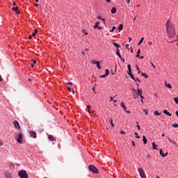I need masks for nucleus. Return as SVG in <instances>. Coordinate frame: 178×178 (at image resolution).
I'll return each instance as SVG.
<instances>
[{
  "label": "nucleus",
  "instance_id": "13d9d810",
  "mask_svg": "<svg viewBox=\"0 0 178 178\" xmlns=\"http://www.w3.org/2000/svg\"><path fill=\"white\" fill-rule=\"evenodd\" d=\"M140 54V49H138L137 51V54Z\"/></svg>",
  "mask_w": 178,
  "mask_h": 178
},
{
  "label": "nucleus",
  "instance_id": "9d476101",
  "mask_svg": "<svg viewBox=\"0 0 178 178\" xmlns=\"http://www.w3.org/2000/svg\"><path fill=\"white\" fill-rule=\"evenodd\" d=\"M99 22H96V24H95V26H93V28L97 29L99 30L102 29V26H99Z\"/></svg>",
  "mask_w": 178,
  "mask_h": 178
},
{
  "label": "nucleus",
  "instance_id": "a878e982",
  "mask_svg": "<svg viewBox=\"0 0 178 178\" xmlns=\"http://www.w3.org/2000/svg\"><path fill=\"white\" fill-rule=\"evenodd\" d=\"M96 86H97V85L95 84V86H93V88H92V90H93V93H95V94H97V93H96V91H95V88H96Z\"/></svg>",
  "mask_w": 178,
  "mask_h": 178
},
{
  "label": "nucleus",
  "instance_id": "7ed1b4c3",
  "mask_svg": "<svg viewBox=\"0 0 178 178\" xmlns=\"http://www.w3.org/2000/svg\"><path fill=\"white\" fill-rule=\"evenodd\" d=\"M89 170H90V172H92L95 174H98L99 173L98 169L95 166H94L93 165H89Z\"/></svg>",
  "mask_w": 178,
  "mask_h": 178
},
{
  "label": "nucleus",
  "instance_id": "a211bd4d",
  "mask_svg": "<svg viewBox=\"0 0 178 178\" xmlns=\"http://www.w3.org/2000/svg\"><path fill=\"white\" fill-rule=\"evenodd\" d=\"M115 54H117V56H118V57H120V58L122 57L119 49H117V53H115Z\"/></svg>",
  "mask_w": 178,
  "mask_h": 178
},
{
  "label": "nucleus",
  "instance_id": "09e8293b",
  "mask_svg": "<svg viewBox=\"0 0 178 178\" xmlns=\"http://www.w3.org/2000/svg\"><path fill=\"white\" fill-rule=\"evenodd\" d=\"M131 143H132V145L134 146V147H135V142L134 141V140H131Z\"/></svg>",
  "mask_w": 178,
  "mask_h": 178
},
{
  "label": "nucleus",
  "instance_id": "f704fd0d",
  "mask_svg": "<svg viewBox=\"0 0 178 178\" xmlns=\"http://www.w3.org/2000/svg\"><path fill=\"white\" fill-rule=\"evenodd\" d=\"M10 166L12 168H15V165L13 163H10Z\"/></svg>",
  "mask_w": 178,
  "mask_h": 178
},
{
  "label": "nucleus",
  "instance_id": "393cba45",
  "mask_svg": "<svg viewBox=\"0 0 178 178\" xmlns=\"http://www.w3.org/2000/svg\"><path fill=\"white\" fill-rule=\"evenodd\" d=\"M96 67H97V68H99V70H101V69H102V67H101L100 65H99V62H98V63L96 64Z\"/></svg>",
  "mask_w": 178,
  "mask_h": 178
},
{
  "label": "nucleus",
  "instance_id": "423d86ee",
  "mask_svg": "<svg viewBox=\"0 0 178 178\" xmlns=\"http://www.w3.org/2000/svg\"><path fill=\"white\" fill-rule=\"evenodd\" d=\"M13 124H14L15 129H21L20 125L17 120L14 121Z\"/></svg>",
  "mask_w": 178,
  "mask_h": 178
},
{
  "label": "nucleus",
  "instance_id": "4d7b16f0",
  "mask_svg": "<svg viewBox=\"0 0 178 178\" xmlns=\"http://www.w3.org/2000/svg\"><path fill=\"white\" fill-rule=\"evenodd\" d=\"M67 85H70V86H72V85H73V83H72V82L67 83Z\"/></svg>",
  "mask_w": 178,
  "mask_h": 178
},
{
  "label": "nucleus",
  "instance_id": "c9c22d12",
  "mask_svg": "<svg viewBox=\"0 0 178 178\" xmlns=\"http://www.w3.org/2000/svg\"><path fill=\"white\" fill-rule=\"evenodd\" d=\"M172 127L174 128H178V124H174L173 125H172Z\"/></svg>",
  "mask_w": 178,
  "mask_h": 178
},
{
  "label": "nucleus",
  "instance_id": "ea45409f",
  "mask_svg": "<svg viewBox=\"0 0 178 178\" xmlns=\"http://www.w3.org/2000/svg\"><path fill=\"white\" fill-rule=\"evenodd\" d=\"M120 59L121 60V61H122V63H124V62H125L124 58H122V56H121V58H120Z\"/></svg>",
  "mask_w": 178,
  "mask_h": 178
},
{
  "label": "nucleus",
  "instance_id": "69168bd1",
  "mask_svg": "<svg viewBox=\"0 0 178 178\" xmlns=\"http://www.w3.org/2000/svg\"><path fill=\"white\" fill-rule=\"evenodd\" d=\"M67 89H68V90L70 91V92H71V88H70V87H67Z\"/></svg>",
  "mask_w": 178,
  "mask_h": 178
},
{
  "label": "nucleus",
  "instance_id": "774afa93",
  "mask_svg": "<svg viewBox=\"0 0 178 178\" xmlns=\"http://www.w3.org/2000/svg\"><path fill=\"white\" fill-rule=\"evenodd\" d=\"M129 44L125 45V47H127V49H128V48H129Z\"/></svg>",
  "mask_w": 178,
  "mask_h": 178
},
{
  "label": "nucleus",
  "instance_id": "f3484780",
  "mask_svg": "<svg viewBox=\"0 0 178 178\" xmlns=\"http://www.w3.org/2000/svg\"><path fill=\"white\" fill-rule=\"evenodd\" d=\"M116 12H117L116 7H113V8H111V13L115 14L116 13Z\"/></svg>",
  "mask_w": 178,
  "mask_h": 178
},
{
  "label": "nucleus",
  "instance_id": "4468645a",
  "mask_svg": "<svg viewBox=\"0 0 178 178\" xmlns=\"http://www.w3.org/2000/svg\"><path fill=\"white\" fill-rule=\"evenodd\" d=\"M143 144H144V145H147V140L145 136H143Z\"/></svg>",
  "mask_w": 178,
  "mask_h": 178
},
{
  "label": "nucleus",
  "instance_id": "b1692460",
  "mask_svg": "<svg viewBox=\"0 0 178 178\" xmlns=\"http://www.w3.org/2000/svg\"><path fill=\"white\" fill-rule=\"evenodd\" d=\"M168 140L170 143H173L174 145H177V143H175V141L170 140V138H168Z\"/></svg>",
  "mask_w": 178,
  "mask_h": 178
},
{
  "label": "nucleus",
  "instance_id": "9b49d317",
  "mask_svg": "<svg viewBox=\"0 0 178 178\" xmlns=\"http://www.w3.org/2000/svg\"><path fill=\"white\" fill-rule=\"evenodd\" d=\"M137 95H138L140 97H141L143 95V90L138 88H137Z\"/></svg>",
  "mask_w": 178,
  "mask_h": 178
},
{
  "label": "nucleus",
  "instance_id": "e2e57ef3",
  "mask_svg": "<svg viewBox=\"0 0 178 178\" xmlns=\"http://www.w3.org/2000/svg\"><path fill=\"white\" fill-rule=\"evenodd\" d=\"M152 42H148V44H149V45H152Z\"/></svg>",
  "mask_w": 178,
  "mask_h": 178
},
{
  "label": "nucleus",
  "instance_id": "412c9836",
  "mask_svg": "<svg viewBox=\"0 0 178 178\" xmlns=\"http://www.w3.org/2000/svg\"><path fill=\"white\" fill-rule=\"evenodd\" d=\"M130 76V78L135 82H136V80L135 79V77L134 76V75L131 74L129 75Z\"/></svg>",
  "mask_w": 178,
  "mask_h": 178
},
{
  "label": "nucleus",
  "instance_id": "1a4fd4ad",
  "mask_svg": "<svg viewBox=\"0 0 178 178\" xmlns=\"http://www.w3.org/2000/svg\"><path fill=\"white\" fill-rule=\"evenodd\" d=\"M5 175L7 178H13V175L10 172H5Z\"/></svg>",
  "mask_w": 178,
  "mask_h": 178
},
{
  "label": "nucleus",
  "instance_id": "603ef678",
  "mask_svg": "<svg viewBox=\"0 0 178 178\" xmlns=\"http://www.w3.org/2000/svg\"><path fill=\"white\" fill-rule=\"evenodd\" d=\"M120 134H124V135L126 134L125 131H121Z\"/></svg>",
  "mask_w": 178,
  "mask_h": 178
},
{
  "label": "nucleus",
  "instance_id": "864d4df0",
  "mask_svg": "<svg viewBox=\"0 0 178 178\" xmlns=\"http://www.w3.org/2000/svg\"><path fill=\"white\" fill-rule=\"evenodd\" d=\"M97 19H100V20H102V18L101 15H99V16L97 17Z\"/></svg>",
  "mask_w": 178,
  "mask_h": 178
},
{
  "label": "nucleus",
  "instance_id": "f257e3e1",
  "mask_svg": "<svg viewBox=\"0 0 178 178\" xmlns=\"http://www.w3.org/2000/svg\"><path fill=\"white\" fill-rule=\"evenodd\" d=\"M166 26V33L168 37L170 38H172L175 36L176 32L175 29V26L172 22H170V19H168L165 24Z\"/></svg>",
  "mask_w": 178,
  "mask_h": 178
},
{
  "label": "nucleus",
  "instance_id": "4c0bfd02",
  "mask_svg": "<svg viewBox=\"0 0 178 178\" xmlns=\"http://www.w3.org/2000/svg\"><path fill=\"white\" fill-rule=\"evenodd\" d=\"M99 62L98 61H97V60H92V63H93V64H97Z\"/></svg>",
  "mask_w": 178,
  "mask_h": 178
},
{
  "label": "nucleus",
  "instance_id": "bb28decb",
  "mask_svg": "<svg viewBox=\"0 0 178 178\" xmlns=\"http://www.w3.org/2000/svg\"><path fill=\"white\" fill-rule=\"evenodd\" d=\"M134 135L136 136V138H138V139H140V137L138 136V134L137 132H135V133H134Z\"/></svg>",
  "mask_w": 178,
  "mask_h": 178
},
{
  "label": "nucleus",
  "instance_id": "a19ab883",
  "mask_svg": "<svg viewBox=\"0 0 178 178\" xmlns=\"http://www.w3.org/2000/svg\"><path fill=\"white\" fill-rule=\"evenodd\" d=\"M136 127L138 131H140L141 129L140 125H138V124L136 125Z\"/></svg>",
  "mask_w": 178,
  "mask_h": 178
},
{
  "label": "nucleus",
  "instance_id": "ddd939ff",
  "mask_svg": "<svg viewBox=\"0 0 178 178\" xmlns=\"http://www.w3.org/2000/svg\"><path fill=\"white\" fill-rule=\"evenodd\" d=\"M48 138L51 141H56V138L54 137L52 135H49Z\"/></svg>",
  "mask_w": 178,
  "mask_h": 178
},
{
  "label": "nucleus",
  "instance_id": "20e7f679",
  "mask_svg": "<svg viewBox=\"0 0 178 178\" xmlns=\"http://www.w3.org/2000/svg\"><path fill=\"white\" fill-rule=\"evenodd\" d=\"M138 174H139L140 178L147 177L146 175H145V172H144V170L142 168H138Z\"/></svg>",
  "mask_w": 178,
  "mask_h": 178
},
{
  "label": "nucleus",
  "instance_id": "cd10ccee",
  "mask_svg": "<svg viewBox=\"0 0 178 178\" xmlns=\"http://www.w3.org/2000/svg\"><path fill=\"white\" fill-rule=\"evenodd\" d=\"M140 99H141L140 102L142 104H143L144 103L143 99H145L144 96L141 95V96H140Z\"/></svg>",
  "mask_w": 178,
  "mask_h": 178
},
{
  "label": "nucleus",
  "instance_id": "aec40b11",
  "mask_svg": "<svg viewBox=\"0 0 178 178\" xmlns=\"http://www.w3.org/2000/svg\"><path fill=\"white\" fill-rule=\"evenodd\" d=\"M113 45L117 48H120L121 46L118 43H113Z\"/></svg>",
  "mask_w": 178,
  "mask_h": 178
},
{
  "label": "nucleus",
  "instance_id": "338daca9",
  "mask_svg": "<svg viewBox=\"0 0 178 178\" xmlns=\"http://www.w3.org/2000/svg\"><path fill=\"white\" fill-rule=\"evenodd\" d=\"M3 143L0 140V145L2 146Z\"/></svg>",
  "mask_w": 178,
  "mask_h": 178
},
{
  "label": "nucleus",
  "instance_id": "680f3d73",
  "mask_svg": "<svg viewBox=\"0 0 178 178\" xmlns=\"http://www.w3.org/2000/svg\"><path fill=\"white\" fill-rule=\"evenodd\" d=\"M136 80V81H137L138 83H140V79H135Z\"/></svg>",
  "mask_w": 178,
  "mask_h": 178
},
{
  "label": "nucleus",
  "instance_id": "37998d69",
  "mask_svg": "<svg viewBox=\"0 0 178 178\" xmlns=\"http://www.w3.org/2000/svg\"><path fill=\"white\" fill-rule=\"evenodd\" d=\"M131 72H132L131 70H128V75L132 74Z\"/></svg>",
  "mask_w": 178,
  "mask_h": 178
},
{
  "label": "nucleus",
  "instance_id": "de8ad7c7",
  "mask_svg": "<svg viewBox=\"0 0 178 178\" xmlns=\"http://www.w3.org/2000/svg\"><path fill=\"white\" fill-rule=\"evenodd\" d=\"M102 21H103L104 24L106 25V22H105L104 18H102Z\"/></svg>",
  "mask_w": 178,
  "mask_h": 178
},
{
  "label": "nucleus",
  "instance_id": "f8f14e48",
  "mask_svg": "<svg viewBox=\"0 0 178 178\" xmlns=\"http://www.w3.org/2000/svg\"><path fill=\"white\" fill-rule=\"evenodd\" d=\"M30 135L31 136V137H33V138H35L37 137V134L35 131H31L30 132Z\"/></svg>",
  "mask_w": 178,
  "mask_h": 178
},
{
  "label": "nucleus",
  "instance_id": "052dcab7",
  "mask_svg": "<svg viewBox=\"0 0 178 178\" xmlns=\"http://www.w3.org/2000/svg\"><path fill=\"white\" fill-rule=\"evenodd\" d=\"M136 57L139 58L140 57V54H136Z\"/></svg>",
  "mask_w": 178,
  "mask_h": 178
},
{
  "label": "nucleus",
  "instance_id": "2f4dec72",
  "mask_svg": "<svg viewBox=\"0 0 178 178\" xmlns=\"http://www.w3.org/2000/svg\"><path fill=\"white\" fill-rule=\"evenodd\" d=\"M110 124H111V127H115V125H114V124H113V119H111V120H110Z\"/></svg>",
  "mask_w": 178,
  "mask_h": 178
},
{
  "label": "nucleus",
  "instance_id": "bf43d9fd",
  "mask_svg": "<svg viewBox=\"0 0 178 178\" xmlns=\"http://www.w3.org/2000/svg\"><path fill=\"white\" fill-rule=\"evenodd\" d=\"M113 101V98L112 97H110V102Z\"/></svg>",
  "mask_w": 178,
  "mask_h": 178
},
{
  "label": "nucleus",
  "instance_id": "2eb2a0df",
  "mask_svg": "<svg viewBox=\"0 0 178 178\" xmlns=\"http://www.w3.org/2000/svg\"><path fill=\"white\" fill-rule=\"evenodd\" d=\"M163 113L168 116H172V114L170 113L167 110H163Z\"/></svg>",
  "mask_w": 178,
  "mask_h": 178
},
{
  "label": "nucleus",
  "instance_id": "c03bdc74",
  "mask_svg": "<svg viewBox=\"0 0 178 178\" xmlns=\"http://www.w3.org/2000/svg\"><path fill=\"white\" fill-rule=\"evenodd\" d=\"M128 70H131V65H128Z\"/></svg>",
  "mask_w": 178,
  "mask_h": 178
},
{
  "label": "nucleus",
  "instance_id": "c85d7f7f",
  "mask_svg": "<svg viewBox=\"0 0 178 178\" xmlns=\"http://www.w3.org/2000/svg\"><path fill=\"white\" fill-rule=\"evenodd\" d=\"M154 114L155 115H161V113H159V111H155L154 112Z\"/></svg>",
  "mask_w": 178,
  "mask_h": 178
},
{
  "label": "nucleus",
  "instance_id": "a18cd8bd",
  "mask_svg": "<svg viewBox=\"0 0 178 178\" xmlns=\"http://www.w3.org/2000/svg\"><path fill=\"white\" fill-rule=\"evenodd\" d=\"M115 29H116L115 26H114V27L111 29V31H110V32H111V33H113Z\"/></svg>",
  "mask_w": 178,
  "mask_h": 178
},
{
  "label": "nucleus",
  "instance_id": "7c9ffc66",
  "mask_svg": "<svg viewBox=\"0 0 178 178\" xmlns=\"http://www.w3.org/2000/svg\"><path fill=\"white\" fill-rule=\"evenodd\" d=\"M141 76H144L145 78H148V76L145 73H142Z\"/></svg>",
  "mask_w": 178,
  "mask_h": 178
},
{
  "label": "nucleus",
  "instance_id": "8fccbe9b",
  "mask_svg": "<svg viewBox=\"0 0 178 178\" xmlns=\"http://www.w3.org/2000/svg\"><path fill=\"white\" fill-rule=\"evenodd\" d=\"M106 76H107L106 74H104V75L100 76V78H105Z\"/></svg>",
  "mask_w": 178,
  "mask_h": 178
},
{
  "label": "nucleus",
  "instance_id": "4be33fe9",
  "mask_svg": "<svg viewBox=\"0 0 178 178\" xmlns=\"http://www.w3.org/2000/svg\"><path fill=\"white\" fill-rule=\"evenodd\" d=\"M143 40H144V38H141V39L140 40L138 45H140L143 42Z\"/></svg>",
  "mask_w": 178,
  "mask_h": 178
},
{
  "label": "nucleus",
  "instance_id": "6e6d98bb",
  "mask_svg": "<svg viewBox=\"0 0 178 178\" xmlns=\"http://www.w3.org/2000/svg\"><path fill=\"white\" fill-rule=\"evenodd\" d=\"M175 115H177V118H178V111H177L175 112Z\"/></svg>",
  "mask_w": 178,
  "mask_h": 178
},
{
  "label": "nucleus",
  "instance_id": "6ab92c4d",
  "mask_svg": "<svg viewBox=\"0 0 178 178\" xmlns=\"http://www.w3.org/2000/svg\"><path fill=\"white\" fill-rule=\"evenodd\" d=\"M152 148H153L154 149H157V145H156L155 143H152Z\"/></svg>",
  "mask_w": 178,
  "mask_h": 178
},
{
  "label": "nucleus",
  "instance_id": "0eeeda50",
  "mask_svg": "<svg viewBox=\"0 0 178 178\" xmlns=\"http://www.w3.org/2000/svg\"><path fill=\"white\" fill-rule=\"evenodd\" d=\"M12 10L15 12L17 14L19 15L20 14V10H19V7H13Z\"/></svg>",
  "mask_w": 178,
  "mask_h": 178
},
{
  "label": "nucleus",
  "instance_id": "473e14b6",
  "mask_svg": "<svg viewBox=\"0 0 178 178\" xmlns=\"http://www.w3.org/2000/svg\"><path fill=\"white\" fill-rule=\"evenodd\" d=\"M174 102H175L177 104H178V97L174 98Z\"/></svg>",
  "mask_w": 178,
  "mask_h": 178
},
{
  "label": "nucleus",
  "instance_id": "39448f33",
  "mask_svg": "<svg viewBox=\"0 0 178 178\" xmlns=\"http://www.w3.org/2000/svg\"><path fill=\"white\" fill-rule=\"evenodd\" d=\"M17 141L19 144H22L23 143V134L22 133L18 134Z\"/></svg>",
  "mask_w": 178,
  "mask_h": 178
},
{
  "label": "nucleus",
  "instance_id": "5fc2aeb1",
  "mask_svg": "<svg viewBox=\"0 0 178 178\" xmlns=\"http://www.w3.org/2000/svg\"><path fill=\"white\" fill-rule=\"evenodd\" d=\"M31 35H32L33 37H35V36L36 35L35 32H34Z\"/></svg>",
  "mask_w": 178,
  "mask_h": 178
},
{
  "label": "nucleus",
  "instance_id": "72a5a7b5",
  "mask_svg": "<svg viewBox=\"0 0 178 178\" xmlns=\"http://www.w3.org/2000/svg\"><path fill=\"white\" fill-rule=\"evenodd\" d=\"M121 107H122V108H124V107H126V106H125V104H124V102H121Z\"/></svg>",
  "mask_w": 178,
  "mask_h": 178
},
{
  "label": "nucleus",
  "instance_id": "3c124183",
  "mask_svg": "<svg viewBox=\"0 0 178 178\" xmlns=\"http://www.w3.org/2000/svg\"><path fill=\"white\" fill-rule=\"evenodd\" d=\"M150 64H151V65H152L154 68H156V66L154 65L153 63H151Z\"/></svg>",
  "mask_w": 178,
  "mask_h": 178
},
{
  "label": "nucleus",
  "instance_id": "79ce46f5",
  "mask_svg": "<svg viewBox=\"0 0 178 178\" xmlns=\"http://www.w3.org/2000/svg\"><path fill=\"white\" fill-rule=\"evenodd\" d=\"M106 74L107 76L109 74V70H106Z\"/></svg>",
  "mask_w": 178,
  "mask_h": 178
},
{
  "label": "nucleus",
  "instance_id": "49530a36",
  "mask_svg": "<svg viewBox=\"0 0 178 178\" xmlns=\"http://www.w3.org/2000/svg\"><path fill=\"white\" fill-rule=\"evenodd\" d=\"M143 111L145 112V113L146 115L148 114V111H147V110L144 109Z\"/></svg>",
  "mask_w": 178,
  "mask_h": 178
},
{
  "label": "nucleus",
  "instance_id": "58836bf2",
  "mask_svg": "<svg viewBox=\"0 0 178 178\" xmlns=\"http://www.w3.org/2000/svg\"><path fill=\"white\" fill-rule=\"evenodd\" d=\"M87 108H88V110H89L88 112L90 113V110L91 109V106L90 105H88Z\"/></svg>",
  "mask_w": 178,
  "mask_h": 178
},
{
  "label": "nucleus",
  "instance_id": "0e129e2a",
  "mask_svg": "<svg viewBox=\"0 0 178 178\" xmlns=\"http://www.w3.org/2000/svg\"><path fill=\"white\" fill-rule=\"evenodd\" d=\"M89 51V49H85V50L83 51Z\"/></svg>",
  "mask_w": 178,
  "mask_h": 178
},
{
  "label": "nucleus",
  "instance_id": "dca6fc26",
  "mask_svg": "<svg viewBox=\"0 0 178 178\" xmlns=\"http://www.w3.org/2000/svg\"><path fill=\"white\" fill-rule=\"evenodd\" d=\"M164 83H165V87H167L168 88H172V86L170 84L168 83L167 81H165Z\"/></svg>",
  "mask_w": 178,
  "mask_h": 178
},
{
  "label": "nucleus",
  "instance_id": "5701e85b",
  "mask_svg": "<svg viewBox=\"0 0 178 178\" xmlns=\"http://www.w3.org/2000/svg\"><path fill=\"white\" fill-rule=\"evenodd\" d=\"M123 29L122 24H120V26H118V30L122 31Z\"/></svg>",
  "mask_w": 178,
  "mask_h": 178
},
{
  "label": "nucleus",
  "instance_id": "6e6552de",
  "mask_svg": "<svg viewBox=\"0 0 178 178\" xmlns=\"http://www.w3.org/2000/svg\"><path fill=\"white\" fill-rule=\"evenodd\" d=\"M159 154H160V155H161L163 157H165V156H168V152H166L165 154H164L163 152V149H160V150H159Z\"/></svg>",
  "mask_w": 178,
  "mask_h": 178
},
{
  "label": "nucleus",
  "instance_id": "c756f323",
  "mask_svg": "<svg viewBox=\"0 0 178 178\" xmlns=\"http://www.w3.org/2000/svg\"><path fill=\"white\" fill-rule=\"evenodd\" d=\"M82 33H83L85 35H87L88 34V32H86V29H82Z\"/></svg>",
  "mask_w": 178,
  "mask_h": 178
},
{
  "label": "nucleus",
  "instance_id": "e433bc0d",
  "mask_svg": "<svg viewBox=\"0 0 178 178\" xmlns=\"http://www.w3.org/2000/svg\"><path fill=\"white\" fill-rule=\"evenodd\" d=\"M136 70H138V74H140L141 72L140 71V69L138 68V65L136 66Z\"/></svg>",
  "mask_w": 178,
  "mask_h": 178
},
{
  "label": "nucleus",
  "instance_id": "f03ea898",
  "mask_svg": "<svg viewBox=\"0 0 178 178\" xmlns=\"http://www.w3.org/2000/svg\"><path fill=\"white\" fill-rule=\"evenodd\" d=\"M18 174L21 178H28L29 177L27 172L24 170H20Z\"/></svg>",
  "mask_w": 178,
  "mask_h": 178
}]
</instances>
